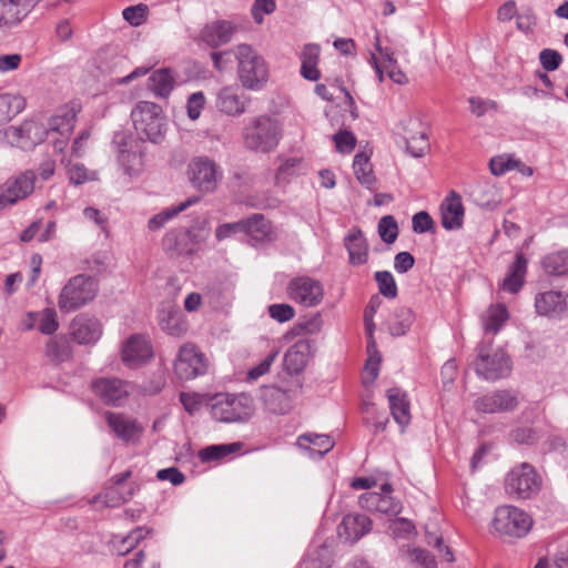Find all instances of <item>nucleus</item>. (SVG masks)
I'll list each match as a JSON object with an SVG mask.
<instances>
[{"instance_id": "obj_27", "label": "nucleus", "mask_w": 568, "mask_h": 568, "mask_svg": "<svg viewBox=\"0 0 568 568\" xmlns=\"http://www.w3.org/2000/svg\"><path fill=\"white\" fill-rule=\"evenodd\" d=\"M235 29V26L230 21H213L201 30L200 38L207 45L217 48L232 40Z\"/></svg>"}, {"instance_id": "obj_56", "label": "nucleus", "mask_w": 568, "mask_h": 568, "mask_svg": "<svg viewBox=\"0 0 568 568\" xmlns=\"http://www.w3.org/2000/svg\"><path fill=\"white\" fill-rule=\"evenodd\" d=\"M388 529L393 537L403 539L409 538L415 532L414 524L406 518H396L392 520Z\"/></svg>"}, {"instance_id": "obj_19", "label": "nucleus", "mask_w": 568, "mask_h": 568, "mask_svg": "<svg viewBox=\"0 0 568 568\" xmlns=\"http://www.w3.org/2000/svg\"><path fill=\"white\" fill-rule=\"evenodd\" d=\"M92 392L106 405L119 406L129 396V385L119 378L101 377L92 382Z\"/></svg>"}, {"instance_id": "obj_23", "label": "nucleus", "mask_w": 568, "mask_h": 568, "mask_svg": "<svg viewBox=\"0 0 568 568\" xmlns=\"http://www.w3.org/2000/svg\"><path fill=\"white\" fill-rule=\"evenodd\" d=\"M158 321L160 328L174 337L183 336L189 328L183 312L174 305H165L159 310Z\"/></svg>"}, {"instance_id": "obj_52", "label": "nucleus", "mask_w": 568, "mask_h": 568, "mask_svg": "<svg viewBox=\"0 0 568 568\" xmlns=\"http://www.w3.org/2000/svg\"><path fill=\"white\" fill-rule=\"evenodd\" d=\"M368 358L365 365L366 373L369 375L371 381H375L378 376L379 364L382 362V355L377 349L375 339L367 342Z\"/></svg>"}, {"instance_id": "obj_58", "label": "nucleus", "mask_w": 568, "mask_h": 568, "mask_svg": "<svg viewBox=\"0 0 568 568\" xmlns=\"http://www.w3.org/2000/svg\"><path fill=\"white\" fill-rule=\"evenodd\" d=\"M268 315L278 323L291 321L295 316V310L290 304H272L267 308Z\"/></svg>"}, {"instance_id": "obj_32", "label": "nucleus", "mask_w": 568, "mask_h": 568, "mask_svg": "<svg viewBox=\"0 0 568 568\" xmlns=\"http://www.w3.org/2000/svg\"><path fill=\"white\" fill-rule=\"evenodd\" d=\"M302 389L301 379L296 378L291 386H271L267 388L266 397L278 400V404L270 403V408L274 413L284 414L290 408L291 399Z\"/></svg>"}, {"instance_id": "obj_37", "label": "nucleus", "mask_w": 568, "mask_h": 568, "mask_svg": "<svg viewBox=\"0 0 568 568\" xmlns=\"http://www.w3.org/2000/svg\"><path fill=\"white\" fill-rule=\"evenodd\" d=\"M150 529L139 527L126 536H113L111 539L112 551L118 556H125L132 551L149 534Z\"/></svg>"}, {"instance_id": "obj_55", "label": "nucleus", "mask_w": 568, "mask_h": 568, "mask_svg": "<svg viewBox=\"0 0 568 568\" xmlns=\"http://www.w3.org/2000/svg\"><path fill=\"white\" fill-rule=\"evenodd\" d=\"M406 150L414 156L419 158L425 154L429 144L426 134L420 132L417 135H405Z\"/></svg>"}, {"instance_id": "obj_26", "label": "nucleus", "mask_w": 568, "mask_h": 568, "mask_svg": "<svg viewBox=\"0 0 568 568\" xmlns=\"http://www.w3.org/2000/svg\"><path fill=\"white\" fill-rule=\"evenodd\" d=\"M99 278L87 273L73 275V308L92 302L99 293Z\"/></svg>"}, {"instance_id": "obj_64", "label": "nucleus", "mask_w": 568, "mask_h": 568, "mask_svg": "<svg viewBox=\"0 0 568 568\" xmlns=\"http://www.w3.org/2000/svg\"><path fill=\"white\" fill-rule=\"evenodd\" d=\"M412 226L415 233L423 234L434 230V221L427 212L420 211L414 214Z\"/></svg>"}, {"instance_id": "obj_48", "label": "nucleus", "mask_w": 568, "mask_h": 568, "mask_svg": "<svg viewBox=\"0 0 568 568\" xmlns=\"http://www.w3.org/2000/svg\"><path fill=\"white\" fill-rule=\"evenodd\" d=\"M118 161L124 173L130 176L138 174L142 169L141 155L126 149L119 150Z\"/></svg>"}, {"instance_id": "obj_11", "label": "nucleus", "mask_w": 568, "mask_h": 568, "mask_svg": "<svg viewBox=\"0 0 568 568\" xmlns=\"http://www.w3.org/2000/svg\"><path fill=\"white\" fill-rule=\"evenodd\" d=\"M131 476L132 471L130 469L112 476L106 481L103 490L94 497L93 503L114 508L129 501L140 489L138 483H128Z\"/></svg>"}, {"instance_id": "obj_59", "label": "nucleus", "mask_w": 568, "mask_h": 568, "mask_svg": "<svg viewBox=\"0 0 568 568\" xmlns=\"http://www.w3.org/2000/svg\"><path fill=\"white\" fill-rule=\"evenodd\" d=\"M82 216L87 222L97 225L108 236V216L102 211L88 206L83 209Z\"/></svg>"}, {"instance_id": "obj_44", "label": "nucleus", "mask_w": 568, "mask_h": 568, "mask_svg": "<svg viewBox=\"0 0 568 568\" xmlns=\"http://www.w3.org/2000/svg\"><path fill=\"white\" fill-rule=\"evenodd\" d=\"M70 341L67 336L59 335L47 344V356L55 363H62L70 358Z\"/></svg>"}, {"instance_id": "obj_47", "label": "nucleus", "mask_w": 568, "mask_h": 568, "mask_svg": "<svg viewBox=\"0 0 568 568\" xmlns=\"http://www.w3.org/2000/svg\"><path fill=\"white\" fill-rule=\"evenodd\" d=\"M38 321V331L44 335H51L59 328L58 315L54 308L48 307L32 315Z\"/></svg>"}, {"instance_id": "obj_34", "label": "nucleus", "mask_w": 568, "mask_h": 568, "mask_svg": "<svg viewBox=\"0 0 568 568\" xmlns=\"http://www.w3.org/2000/svg\"><path fill=\"white\" fill-rule=\"evenodd\" d=\"M345 246L352 265H363L368 258V246L364 234L358 229H353L345 237Z\"/></svg>"}, {"instance_id": "obj_54", "label": "nucleus", "mask_w": 568, "mask_h": 568, "mask_svg": "<svg viewBox=\"0 0 568 568\" xmlns=\"http://www.w3.org/2000/svg\"><path fill=\"white\" fill-rule=\"evenodd\" d=\"M509 436L513 442L523 445H534L541 438L540 432L531 427H518Z\"/></svg>"}, {"instance_id": "obj_6", "label": "nucleus", "mask_w": 568, "mask_h": 568, "mask_svg": "<svg viewBox=\"0 0 568 568\" xmlns=\"http://www.w3.org/2000/svg\"><path fill=\"white\" fill-rule=\"evenodd\" d=\"M253 414V399L245 395L219 394L213 397L211 415L222 423H242Z\"/></svg>"}, {"instance_id": "obj_43", "label": "nucleus", "mask_w": 568, "mask_h": 568, "mask_svg": "<svg viewBox=\"0 0 568 568\" xmlns=\"http://www.w3.org/2000/svg\"><path fill=\"white\" fill-rule=\"evenodd\" d=\"M542 268L550 275H565L568 273V250L550 253L541 262Z\"/></svg>"}, {"instance_id": "obj_25", "label": "nucleus", "mask_w": 568, "mask_h": 568, "mask_svg": "<svg viewBox=\"0 0 568 568\" xmlns=\"http://www.w3.org/2000/svg\"><path fill=\"white\" fill-rule=\"evenodd\" d=\"M105 420L114 435L123 442H134L142 433L136 420L123 414L106 412Z\"/></svg>"}, {"instance_id": "obj_7", "label": "nucleus", "mask_w": 568, "mask_h": 568, "mask_svg": "<svg viewBox=\"0 0 568 568\" xmlns=\"http://www.w3.org/2000/svg\"><path fill=\"white\" fill-rule=\"evenodd\" d=\"M541 489V477L529 463L515 465L505 476V491L516 499H529Z\"/></svg>"}, {"instance_id": "obj_46", "label": "nucleus", "mask_w": 568, "mask_h": 568, "mask_svg": "<svg viewBox=\"0 0 568 568\" xmlns=\"http://www.w3.org/2000/svg\"><path fill=\"white\" fill-rule=\"evenodd\" d=\"M241 448V444H222V445H211L200 450L199 457L202 462H212L219 460L225 456H229Z\"/></svg>"}, {"instance_id": "obj_61", "label": "nucleus", "mask_w": 568, "mask_h": 568, "mask_svg": "<svg viewBox=\"0 0 568 568\" xmlns=\"http://www.w3.org/2000/svg\"><path fill=\"white\" fill-rule=\"evenodd\" d=\"M205 105V95L202 91L192 93L186 102L187 115L191 120L200 118L201 112Z\"/></svg>"}, {"instance_id": "obj_8", "label": "nucleus", "mask_w": 568, "mask_h": 568, "mask_svg": "<svg viewBox=\"0 0 568 568\" xmlns=\"http://www.w3.org/2000/svg\"><path fill=\"white\" fill-rule=\"evenodd\" d=\"M474 365L476 374L488 382L507 377L511 371L510 358L503 349H494L484 344L477 347V358Z\"/></svg>"}, {"instance_id": "obj_51", "label": "nucleus", "mask_w": 568, "mask_h": 568, "mask_svg": "<svg viewBox=\"0 0 568 568\" xmlns=\"http://www.w3.org/2000/svg\"><path fill=\"white\" fill-rule=\"evenodd\" d=\"M149 8L146 4L139 3L126 7L122 11L123 19L132 27H139L146 21Z\"/></svg>"}, {"instance_id": "obj_4", "label": "nucleus", "mask_w": 568, "mask_h": 568, "mask_svg": "<svg viewBox=\"0 0 568 568\" xmlns=\"http://www.w3.org/2000/svg\"><path fill=\"white\" fill-rule=\"evenodd\" d=\"M532 523V518L524 509L503 505L495 509L491 529L501 538L517 539L530 531Z\"/></svg>"}, {"instance_id": "obj_57", "label": "nucleus", "mask_w": 568, "mask_h": 568, "mask_svg": "<svg viewBox=\"0 0 568 568\" xmlns=\"http://www.w3.org/2000/svg\"><path fill=\"white\" fill-rule=\"evenodd\" d=\"M277 355H278V352L274 351V352L270 353L265 358H263L257 365L250 368L247 371V375H246L247 381H251V382L256 381L261 376L268 373V371H270L271 366L273 365V363L275 362Z\"/></svg>"}, {"instance_id": "obj_35", "label": "nucleus", "mask_w": 568, "mask_h": 568, "mask_svg": "<svg viewBox=\"0 0 568 568\" xmlns=\"http://www.w3.org/2000/svg\"><path fill=\"white\" fill-rule=\"evenodd\" d=\"M526 272L527 260L521 253H518L514 263L509 267L507 276L500 285V288L510 294L518 293L524 285Z\"/></svg>"}, {"instance_id": "obj_40", "label": "nucleus", "mask_w": 568, "mask_h": 568, "mask_svg": "<svg viewBox=\"0 0 568 568\" xmlns=\"http://www.w3.org/2000/svg\"><path fill=\"white\" fill-rule=\"evenodd\" d=\"M333 564V551L331 545L324 542L313 546L301 562L300 568H331Z\"/></svg>"}, {"instance_id": "obj_41", "label": "nucleus", "mask_w": 568, "mask_h": 568, "mask_svg": "<svg viewBox=\"0 0 568 568\" xmlns=\"http://www.w3.org/2000/svg\"><path fill=\"white\" fill-rule=\"evenodd\" d=\"M197 196L190 197L178 205L166 207L162 210L160 213L153 215L148 223V227L150 231H159L162 229L168 222L174 219L179 213L185 211L191 205L199 202Z\"/></svg>"}, {"instance_id": "obj_60", "label": "nucleus", "mask_w": 568, "mask_h": 568, "mask_svg": "<svg viewBox=\"0 0 568 568\" xmlns=\"http://www.w3.org/2000/svg\"><path fill=\"white\" fill-rule=\"evenodd\" d=\"M333 140L337 151L341 153H351L356 145L355 135L347 130H342L334 134Z\"/></svg>"}, {"instance_id": "obj_49", "label": "nucleus", "mask_w": 568, "mask_h": 568, "mask_svg": "<svg viewBox=\"0 0 568 568\" xmlns=\"http://www.w3.org/2000/svg\"><path fill=\"white\" fill-rule=\"evenodd\" d=\"M378 234L381 239L392 244L398 236V224L393 215H385L378 222Z\"/></svg>"}, {"instance_id": "obj_9", "label": "nucleus", "mask_w": 568, "mask_h": 568, "mask_svg": "<svg viewBox=\"0 0 568 568\" xmlns=\"http://www.w3.org/2000/svg\"><path fill=\"white\" fill-rule=\"evenodd\" d=\"M187 178L193 189L207 194L217 189L223 179V170L209 156H195L187 165Z\"/></svg>"}, {"instance_id": "obj_38", "label": "nucleus", "mask_w": 568, "mask_h": 568, "mask_svg": "<svg viewBox=\"0 0 568 568\" xmlns=\"http://www.w3.org/2000/svg\"><path fill=\"white\" fill-rule=\"evenodd\" d=\"M111 264V253L106 250L94 252L91 256L85 257L79 262V273H87L94 275L99 278L100 275L105 273Z\"/></svg>"}, {"instance_id": "obj_5", "label": "nucleus", "mask_w": 568, "mask_h": 568, "mask_svg": "<svg viewBox=\"0 0 568 568\" xmlns=\"http://www.w3.org/2000/svg\"><path fill=\"white\" fill-rule=\"evenodd\" d=\"M281 139V128L277 120L268 115L254 118L244 129L245 145L256 152H270L275 149Z\"/></svg>"}, {"instance_id": "obj_36", "label": "nucleus", "mask_w": 568, "mask_h": 568, "mask_svg": "<svg viewBox=\"0 0 568 568\" xmlns=\"http://www.w3.org/2000/svg\"><path fill=\"white\" fill-rule=\"evenodd\" d=\"M175 85V75L171 69L155 70L148 79V88L156 98H168Z\"/></svg>"}, {"instance_id": "obj_33", "label": "nucleus", "mask_w": 568, "mask_h": 568, "mask_svg": "<svg viewBox=\"0 0 568 568\" xmlns=\"http://www.w3.org/2000/svg\"><path fill=\"white\" fill-rule=\"evenodd\" d=\"M415 322V314L406 306L395 307L387 317L386 325L392 336H403Z\"/></svg>"}, {"instance_id": "obj_31", "label": "nucleus", "mask_w": 568, "mask_h": 568, "mask_svg": "<svg viewBox=\"0 0 568 568\" xmlns=\"http://www.w3.org/2000/svg\"><path fill=\"white\" fill-rule=\"evenodd\" d=\"M241 233H245L256 242L271 241L272 225L264 215L255 213L240 221Z\"/></svg>"}, {"instance_id": "obj_13", "label": "nucleus", "mask_w": 568, "mask_h": 568, "mask_svg": "<svg viewBox=\"0 0 568 568\" xmlns=\"http://www.w3.org/2000/svg\"><path fill=\"white\" fill-rule=\"evenodd\" d=\"M207 364L204 354L192 343L183 344L174 361V373L183 381H191L204 375Z\"/></svg>"}, {"instance_id": "obj_28", "label": "nucleus", "mask_w": 568, "mask_h": 568, "mask_svg": "<svg viewBox=\"0 0 568 568\" xmlns=\"http://www.w3.org/2000/svg\"><path fill=\"white\" fill-rule=\"evenodd\" d=\"M335 442L326 434L306 433L297 438V446L303 449L310 458H323L333 449Z\"/></svg>"}, {"instance_id": "obj_62", "label": "nucleus", "mask_w": 568, "mask_h": 568, "mask_svg": "<svg viewBox=\"0 0 568 568\" xmlns=\"http://www.w3.org/2000/svg\"><path fill=\"white\" fill-rule=\"evenodd\" d=\"M276 8V0H255L252 6V16L256 23H262L265 14H271Z\"/></svg>"}, {"instance_id": "obj_42", "label": "nucleus", "mask_w": 568, "mask_h": 568, "mask_svg": "<svg viewBox=\"0 0 568 568\" xmlns=\"http://www.w3.org/2000/svg\"><path fill=\"white\" fill-rule=\"evenodd\" d=\"M26 99L19 93L0 94V125L9 122L23 111Z\"/></svg>"}, {"instance_id": "obj_18", "label": "nucleus", "mask_w": 568, "mask_h": 568, "mask_svg": "<svg viewBox=\"0 0 568 568\" xmlns=\"http://www.w3.org/2000/svg\"><path fill=\"white\" fill-rule=\"evenodd\" d=\"M250 99L235 84L225 85L216 93V109L229 116H240L246 111Z\"/></svg>"}, {"instance_id": "obj_20", "label": "nucleus", "mask_w": 568, "mask_h": 568, "mask_svg": "<svg viewBox=\"0 0 568 568\" xmlns=\"http://www.w3.org/2000/svg\"><path fill=\"white\" fill-rule=\"evenodd\" d=\"M536 312L550 318H561L568 314V295L560 291H547L535 297Z\"/></svg>"}, {"instance_id": "obj_22", "label": "nucleus", "mask_w": 568, "mask_h": 568, "mask_svg": "<svg viewBox=\"0 0 568 568\" xmlns=\"http://www.w3.org/2000/svg\"><path fill=\"white\" fill-rule=\"evenodd\" d=\"M372 520L363 514H348L338 525L337 534L346 542L355 544L372 530Z\"/></svg>"}, {"instance_id": "obj_21", "label": "nucleus", "mask_w": 568, "mask_h": 568, "mask_svg": "<svg viewBox=\"0 0 568 568\" xmlns=\"http://www.w3.org/2000/svg\"><path fill=\"white\" fill-rule=\"evenodd\" d=\"M102 336L100 321L90 314H80L73 318V343L93 345Z\"/></svg>"}, {"instance_id": "obj_1", "label": "nucleus", "mask_w": 568, "mask_h": 568, "mask_svg": "<svg viewBox=\"0 0 568 568\" xmlns=\"http://www.w3.org/2000/svg\"><path fill=\"white\" fill-rule=\"evenodd\" d=\"M14 131L18 138H26L29 141L22 145L23 148L38 144L45 134L54 150L63 153L68 149L71 138V118L69 111H64L62 114H57L50 119L47 131L34 121H26Z\"/></svg>"}, {"instance_id": "obj_63", "label": "nucleus", "mask_w": 568, "mask_h": 568, "mask_svg": "<svg viewBox=\"0 0 568 568\" xmlns=\"http://www.w3.org/2000/svg\"><path fill=\"white\" fill-rule=\"evenodd\" d=\"M540 64L546 71H555L559 68L562 57L561 54L552 49H544L539 53Z\"/></svg>"}, {"instance_id": "obj_3", "label": "nucleus", "mask_w": 568, "mask_h": 568, "mask_svg": "<svg viewBox=\"0 0 568 568\" xmlns=\"http://www.w3.org/2000/svg\"><path fill=\"white\" fill-rule=\"evenodd\" d=\"M134 130L140 140L160 142L166 132V119L160 105L140 101L131 112Z\"/></svg>"}, {"instance_id": "obj_14", "label": "nucleus", "mask_w": 568, "mask_h": 568, "mask_svg": "<svg viewBox=\"0 0 568 568\" xmlns=\"http://www.w3.org/2000/svg\"><path fill=\"white\" fill-rule=\"evenodd\" d=\"M36 174L26 171L9 179L0 189V210L14 205L29 196L34 190Z\"/></svg>"}, {"instance_id": "obj_10", "label": "nucleus", "mask_w": 568, "mask_h": 568, "mask_svg": "<svg viewBox=\"0 0 568 568\" xmlns=\"http://www.w3.org/2000/svg\"><path fill=\"white\" fill-rule=\"evenodd\" d=\"M210 232L205 223L196 232L192 230L175 229L169 231L163 240V250L172 257L191 256L197 252L200 245L206 240Z\"/></svg>"}, {"instance_id": "obj_45", "label": "nucleus", "mask_w": 568, "mask_h": 568, "mask_svg": "<svg viewBox=\"0 0 568 568\" xmlns=\"http://www.w3.org/2000/svg\"><path fill=\"white\" fill-rule=\"evenodd\" d=\"M354 173L358 182L363 185L371 186L374 181V174L369 159L365 153H357L353 162Z\"/></svg>"}, {"instance_id": "obj_50", "label": "nucleus", "mask_w": 568, "mask_h": 568, "mask_svg": "<svg viewBox=\"0 0 568 568\" xmlns=\"http://www.w3.org/2000/svg\"><path fill=\"white\" fill-rule=\"evenodd\" d=\"M375 280L383 296L387 298H395L397 296V285L390 272L378 271L375 273Z\"/></svg>"}, {"instance_id": "obj_30", "label": "nucleus", "mask_w": 568, "mask_h": 568, "mask_svg": "<svg viewBox=\"0 0 568 568\" xmlns=\"http://www.w3.org/2000/svg\"><path fill=\"white\" fill-rule=\"evenodd\" d=\"M386 397L388 399L390 414L403 432L412 419L410 404L407 395L400 388L392 387L386 392Z\"/></svg>"}, {"instance_id": "obj_29", "label": "nucleus", "mask_w": 568, "mask_h": 568, "mask_svg": "<svg viewBox=\"0 0 568 568\" xmlns=\"http://www.w3.org/2000/svg\"><path fill=\"white\" fill-rule=\"evenodd\" d=\"M311 356V343L300 339L284 355V368L290 375H298L304 371Z\"/></svg>"}, {"instance_id": "obj_15", "label": "nucleus", "mask_w": 568, "mask_h": 568, "mask_svg": "<svg viewBox=\"0 0 568 568\" xmlns=\"http://www.w3.org/2000/svg\"><path fill=\"white\" fill-rule=\"evenodd\" d=\"M392 490L390 484H384L381 493L362 494L358 497V505L371 513L396 516L402 511L403 505L392 496Z\"/></svg>"}, {"instance_id": "obj_16", "label": "nucleus", "mask_w": 568, "mask_h": 568, "mask_svg": "<svg viewBox=\"0 0 568 568\" xmlns=\"http://www.w3.org/2000/svg\"><path fill=\"white\" fill-rule=\"evenodd\" d=\"M519 405L518 393L510 389H498L488 393L475 400L474 407L484 414L507 413L515 410Z\"/></svg>"}, {"instance_id": "obj_39", "label": "nucleus", "mask_w": 568, "mask_h": 568, "mask_svg": "<svg viewBox=\"0 0 568 568\" xmlns=\"http://www.w3.org/2000/svg\"><path fill=\"white\" fill-rule=\"evenodd\" d=\"M509 318V313L504 304L490 305L481 315V324L485 333L496 335Z\"/></svg>"}, {"instance_id": "obj_17", "label": "nucleus", "mask_w": 568, "mask_h": 568, "mask_svg": "<svg viewBox=\"0 0 568 568\" xmlns=\"http://www.w3.org/2000/svg\"><path fill=\"white\" fill-rule=\"evenodd\" d=\"M152 357L149 338L142 334H133L126 338L121 348V359L129 368H136Z\"/></svg>"}, {"instance_id": "obj_24", "label": "nucleus", "mask_w": 568, "mask_h": 568, "mask_svg": "<svg viewBox=\"0 0 568 568\" xmlns=\"http://www.w3.org/2000/svg\"><path fill=\"white\" fill-rule=\"evenodd\" d=\"M442 225L445 230H459L464 222V206L462 197L455 191H450L440 205Z\"/></svg>"}, {"instance_id": "obj_2", "label": "nucleus", "mask_w": 568, "mask_h": 568, "mask_svg": "<svg viewBox=\"0 0 568 568\" xmlns=\"http://www.w3.org/2000/svg\"><path fill=\"white\" fill-rule=\"evenodd\" d=\"M237 61V79L250 91L263 90L270 80V68L265 58L250 44H239L233 49Z\"/></svg>"}, {"instance_id": "obj_53", "label": "nucleus", "mask_w": 568, "mask_h": 568, "mask_svg": "<svg viewBox=\"0 0 568 568\" xmlns=\"http://www.w3.org/2000/svg\"><path fill=\"white\" fill-rule=\"evenodd\" d=\"M519 161L511 155H498L490 160L489 168L494 175L499 176L516 169Z\"/></svg>"}, {"instance_id": "obj_12", "label": "nucleus", "mask_w": 568, "mask_h": 568, "mask_svg": "<svg viewBox=\"0 0 568 568\" xmlns=\"http://www.w3.org/2000/svg\"><path fill=\"white\" fill-rule=\"evenodd\" d=\"M286 294L291 301L303 307H316L324 298V286L317 278L300 275L287 283Z\"/></svg>"}]
</instances>
